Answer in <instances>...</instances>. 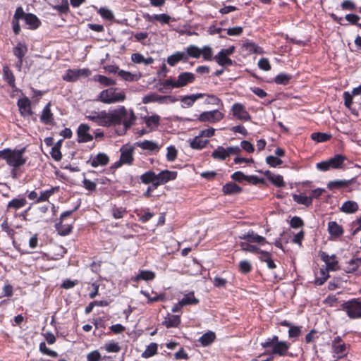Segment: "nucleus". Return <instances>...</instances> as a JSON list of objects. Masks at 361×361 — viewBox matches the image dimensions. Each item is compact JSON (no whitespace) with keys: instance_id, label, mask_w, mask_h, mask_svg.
Instances as JSON below:
<instances>
[{"instance_id":"1","label":"nucleus","mask_w":361,"mask_h":361,"mask_svg":"<svg viewBox=\"0 0 361 361\" xmlns=\"http://www.w3.org/2000/svg\"><path fill=\"white\" fill-rule=\"evenodd\" d=\"M85 118L99 126L106 128L123 125L124 133L132 127L137 119L134 111L127 109L124 106L109 111H93Z\"/></svg>"},{"instance_id":"2","label":"nucleus","mask_w":361,"mask_h":361,"mask_svg":"<svg viewBox=\"0 0 361 361\" xmlns=\"http://www.w3.org/2000/svg\"><path fill=\"white\" fill-rule=\"evenodd\" d=\"M260 345L265 350L263 355H276L280 357L293 356L292 353L288 351L290 348V343L286 341H280L276 335L267 338Z\"/></svg>"},{"instance_id":"3","label":"nucleus","mask_w":361,"mask_h":361,"mask_svg":"<svg viewBox=\"0 0 361 361\" xmlns=\"http://www.w3.org/2000/svg\"><path fill=\"white\" fill-rule=\"evenodd\" d=\"M25 149V147L20 149L6 148L0 150V160H4L8 166L13 167L12 172H13L26 163L27 158L23 157Z\"/></svg>"},{"instance_id":"4","label":"nucleus","mask_w":361,"mask_h":361,"mask_svg":"<svg viewBox=\"0 0 361 361\" xmlns=\"http://www.w3.org/2000/svg\"><path fill=\"white\" fill-rule=\"evenodd\" d=\"M98 97L104 104H114L124 101L126 94L123 91H118L117 88L110 87L102 90Z\"/></svg>"},{"instance_id":"5","label":"nucleus","mask_w":361,"mask_h":361,"mask_svg":"<svg viewBox=\"0 0 361 361\" xmlns=\"http://www.w3.org/2000/svg\"><path fill=\"white\" fill-rule=\"evenodd\" d=\"M346 157L342 154H336L327 160L320 161L316 164V168L321 171H327L330 169H340L343 168Z\"/></svg>"},{"instance_id":"6","label":"nucleus","mask_w":361,"mask_h":361,"mask_svg":"<svg viewBox=\"0 0 361 361\" xmlns=\"http://www.w3.org/2000/svg\"><path fill=\"white\" fill-rule=\"evenodd\" d=\"M341 308L350 319H361V298H353L345 302Z\"/></svg>"},{"instance_id":"7","label":"nucleus","mask_w":361,"mask_h":361,"mask_svg":"<svg viewBox=\"0 0 361 361\" xmlns=\"http://www.w3.org/2000/svg\"><path fill=\"white\" fill-rule=\"evenodd\" d=\"M79 207V205L76 206L73 209L68 210L63 212L59 219V222L55 225L56 230L58 233L61 236H66L70 234L73 230L72 224H63V220L71 216L74 212H75Z\"/></svg>"},{"instance_id":"8","label":"nucleus","mask_w":361,"mask_h":361,"mask_svg":"<svg viewBox=\"0 0 361 361\" xmlns=\"http://www.w3.org/2000/svg\"><path fill=\"white\" fill-rule=\"evenodd\" d=\"M231 111L233 117L239 121H250L252 119V117L247 111L245 106L241 103H234Z\"/></svg>"},{"instance_id":"9","label":"nucleus","mask_w":361,"mask_h":361,"mask_svg":"<svg viewBox=\"0 0 361 361\" xmlns=\"http://www.w3.org/2000/svg\"><path fill=\"white\" fill-rule=\"evenodd\" d=\"M224 114L219 110L204 111L200 114L197 121L200 122L216 123L224 118Z\"/></svg>"},{"instance_id":"10","label":"nucleus","mask_w":361,"mask_h":361,"mask_svg":"<svg viewBox=\"0 0 361 361\" xmlns=\"http://www.w3.org/2000/svg\"><path fill=\"white\" fill-rule=\"evenodd\" d=\"M177 175L178 173L176 171H161L158 174H156V182L154 183V188H157L159 185H164L170 180H175Z\"/></svg>"},{"instance_id":"11","label":"nucleus","mask_w":361,"mask_h":361,"mask_svg":"<svg viewBox=\"0 0 361 361\" xmlns=\"http://www.w3.org/2000/svg\"><path fill=\"white\" fill-rule=\"evenodd\" d=\"M90 127L85 123H81L77 129V142L86 143L93 140V136L90 133Z\"/></svg>"},{"instance_id":"12","label":"nucleus","mask_w":361,"mask_h":361,"mask_svg":"<svg viewBox=\"0 0 361 361\" xmlns=\"http://www.w3.org/2000/svg\"><path fill=\"white\" fill-rule=\"evenodd\" d=\"M51 104L48 102L42 111L39 119L41 123L46 126H54L56 125L54 114L51 110Z\"/></svg>"},{"instance_id":"13","label":"nucleus","mask_w":361,"mask_h":361,"mask_svg":"<svg viewBox=\"0 0 361 361\" xmlns=\"http://www.w3.org/2000/svg\"><path fill=\"white\" fill-rule=\"evenodd\" d=\"M109 162V157L105 153L99 152L96 156L91 155L86 164L92 167L105 166Z\"/></svg>"},{"instance_id":"14","label":"nucleus","mask_w":361,"mask_h":361,"mask_svg":"<svg viewBox=\"0 0 361 361\" xmlns=\"http://www.w3.org/2000/svg\"><path fill=\"white\" fill-rule=\"evenodd\" d=\"M354 182L355 178L331 180L327 183L326 188L333 192H336L337 190H341L349 187Z\"/></svg>"},{"instance_id":"15","label":"nucleus","mask_w":361,"mask_h":361,"mask_svg":"<svg viewBox=\"0 0 361 361\" xmlns=\"http://www.w3.org/2000/svg\"><path fill=\"white\" fill-rule=\"evenodd\" d=\"M17 106L22 116L26 117L33 114V111L31 108V102L28 97H24L19 99L17 102Z\"/></svg>"},{"instance_id":"16","label":"nucleus","mask_w":361,"mask_h":361,"mask_svg":"<svg viewBox=\"0 0 361 361\" xmlns=\"http://www.w3.org/2000/svg\"><path fill=\"white\" fill-rule=\"evenodd\" d=\"M121 156L120 159L121 162H123L126 165H132L134 162V147L132 146L126 147L123 146L120 149Z\"/></svg>"},{"instance_id":"17","label":"nucleus","mask_w":361,"mask_h":361,"mask_svg":"<svg viewBox=\"0 0 361 361\" xmlns=\"http://www.w3.org/2000/svg\"><path fill=\"white\" fill-rule=\"evenodd\" d=\"M320 258L326 265V268L325 269L328 271H336L338 269V262L336 259V256L335 255L329 256L326 252H322L320 253Z\"/></svg>"},{"instance_id":"18","label":"nucleus","mask_w":361,"mask_h":361,"mask_svg":"<svg viewBox=\"0 0 361 361\" xmlns=\"http://www.w3.org/2000/svg\"><path fill=\"white\" fill-rule=\"evenodd\" d=\"M239 238L241 240H245L247 242L251 243H255L261 245L268 243L264 237L258 235L252 230L249 231L247 233H245L243 235L239 236Z\"/></svg>"},{"instance_id":"19","label":"nucleus","mask_w":361,"mask_h":361,"mask_svg":"<svg viewBox=\"0 0 361 361\" xmlns=\"http://www.w3.org/2000/svg\"><path fill=\"white\" fill-rule=\"evenodd\" d=\"M205 95L204 93H197L180 97V101L182 103V107H191L197 99L204 97Z\"/></svg>"},{"instance_id":"20","label":"nucleus","mask_w":361,"mask_h":361,"mask_svg":"<svg viewBox=\"0 0 361 361\" xmlns=\"http://www.w3.org/2000/svg\"><path fill=\"white\" fill-rule=\"evenodd\" d=\"M243 188L233 182H229L222 187V192L225 195H233L240 194Z\"/></svg>"},{"instance_id":"21","label":"nucleus","mask_w":361,"mask_h":361,"mask_svg":"<svg viewBox=\"0 0 361 361\" xmlns=\"http://www.w3.org/2000/svg\"><path fill=\"white\" fill-rule=\"evenodd\" d=\"M195 75L194 73H190V72H183V73H181L178 76V80H177L178 84L177 85H178L179 87H182L187 85L189 83L193 82L195 81Z\"/></svg>"},{"instance_id":"22","label":"nucleus","mask_w":361,"mask_h":361,"mask_svg":"<svg viewBox=\"0 0 361 361\" xmlns=\"http://www.w3.org/2000/svg\"><path fill=\"white\" fill-rule=\"evenodd\" d=\"M264 174L267 178L275 186L278 188L285 187L286 183L282 176L275 175L269 170L264 171Z\"/></svg>"},{"instance_id":"23","label":"nucleus","mask_w":361,"mask_h":361,"mask_svg":"<svg viewBox=\"0 0 361 361\" xmlns=\"http://www.w3.org/2000/svg\"><path fill=\"white\" fill-rule=\"evenodd\" d=\"M3 79L12 88H16V77L13 71L9 68L7 65H4L2 68Z\"/></svg>"},{"instance_id":"24","label":"nucleus","mask_w":361,"mask_h":361,"mask_svg":"<svg viewBox=\"0 0 361 361\" xmlns=\"http://www.w3.org/2000/svg\"><path fill=\"white\" fill-rule=\"evenodd\" d=\"M137 147H140L144 150H147L149 152H158L160 149V147L155 142L151 140H144L142 142H137L135 144Z\"/></svg>"},{"instance_id":"25","label":"nucleus","mask_w":361,"mask_h":361,"mask_svg":"<svg viewBox=\"0 0 361 361\" xmlns=\"http://www.w3.org/2000/svg\"><path fill=\"white\" fill-rule=\"evenodd\" d=\"M180 61H183V62H187L188 61V57L185 52L177 51L167 58V63L171 66H174Z\"/></svg>"},{"instance_id":"26","label":"nucleus","mask_w":361,"mask_h":361,"mask_svg":"<svg viewBox=\"0 0 361 361\" xmlns=\"http://www.w3.org/2000/svg\"><path fill=\"white\" fill-rule=\"evenodd\" d=\"M27 204L25 197L13 198L7 204V212L16 211L24 207Z\"/></svg>"},{"instance_id":"27","label":"nucleus","mask_w":361,"mask_h":361,"mask_svg":"<svg viewBox=\"0 0 361 361\" xmlns=\"http://www.w3.org/2000/svg\"><path fill=\"white\" fill-rule=\"evenodd\" d=\"M214 60L217 63L218 65L224 68L232 66L235 63V61L230 59L228 56H226L219 52L215 56H214Z\"/></svg>"},{"instance_id":"28","label":"nucleus","mask_w":361,"mask_h":361,"mask_svg":"<svg viewBox=\"0 0 361 361\" xmlns=\"http://www.w3.org/2000/svg\"><path fill=\"white\" fill-rule=\"evenodd\" d=\"M162 324L167 329L176 328L180 324V317L178 315L169 314L167 317H165Z\"/></svg>"},{"instance_id":"29","label":"nucleus","mask_w":361,"mask_h":361,"mask_svg":"<svg viewBox=\"0 0 361 361\" xmlns=\"http://www.w3.org/2000/svg\"><path fill=\"white\" fill-rule=\"evenodd\" d=\"M25 24L30 30H36L41 25V21L37 16L33 13H27L25 19Z\"/></svg>"},{"instance_id":"30","label":"nucleus","mask_w":361,"mask_h":361,"mask_svg":"<svg viewBox=\"0 0 361 361\" xmlns=\"http://www.w3.org/2000/svg\"><path fill=\"white\" fill-rule=\"evenodd\" d=\"M328 231L331 236L338 238L343 235V228L336 221H329L328 223Z\"/></svg>"},{"instance_id":"31","label":"nucleus","mask_w":361,"mask_h":361,"mask_svg":"<svg viewBox=\"0 0 361 361\" xmlns=\"http://www.w3.org/2000/svg\"><path fill=\"white\" fill-rule=\"evenodd\" d=\"M156 274L154 271L150 270H140L139 274L134 278H133V281H152L155 279Z\"/></svg>"},{"instance_id":"32","label":"nucleus","mask_w":361,"mask_h":361,"mask_svg":"<svg viewBox=\"0 0 361 361\" xmlns=\"http://www.w3.org/2000/svg\"><path fill=\"white\" fill-rule=\"evenodd\" d=\"M200 302V300L195 298V293L193 291H191L183 297V298L180 300V305L186 306V305H195Z\"/></svg>"},{"instance_id":"33","label":"nucleus","mask_w":361,"mask_h":361,"mask_svg":"<svg viewBox=\"0 0 361 361\" xmlns=\"http://www.w3.org/2000/svg\"><path fill=\"white\" fill-rule=\"evenodd\" d=\"M332 349L333 352L336 354L334 357L336 359L343 358L348 354L347 347L344 343L332 345Z\"/></svg>"},{"instance_id":"34","label":"nucleus","mask_w":361,"mask_h":361,"mask_svg":"<svg viewBox=\"0 0 361 361\" xmlns=\"http://www.w3.org/2000/svg\"><path fill=\"white\" fill-rule=\"evenodd\" d=\"M358 204L356 202L348 200L343 203L341 211L346 214H353L358 210Z\"/></svg>"},{"instance_id":"35","label":"nucleus","mask_w":361,"mask_h":361,"mask_svg":"<svg viewBox=\"0 0 361 361\" xmlns=\"http://www.w3.org/2000/svg\"><path fill=\"white\" fill-rule=\"evenodd\" d=\"M59 190V187H51L49 190H44V191H40V194L39 197L37 198L36 202H45L49 200V198L54 195V193L58 192Z\"/></svg>"},{"instance_id":"36","label":"nucleus","mask_w":361,"mask_h":361,"mask_svg":"<svg viewBox=\"0 0 361 361\" xmlns=\"http://www.w3.org/2000/svg\"><path fill=\"white\" fill-rule=\"evenodd\" d=\"M259 254L261 255L259 256V259L260 261L266 262L269 269H274L276 267L275 262L271 259V254L270 252L262 250Z\"/></svg>"},{"instance_id":"37","label":"nucleus","mask_w":361,"mask_h":361,"mask_svg":"<svg viewBox=\"0 0 361 361\" xmlns=\"http://www.w3.org/2000/svg\"><path fill=\"white\" fill-rule=\"evenodd\" d=\"M209 143V140H203L200 135L195 136L190 142V146L194 149H202L207 146Z\"/></svg>"},{"instance_id":"38","label":"nucleus","mask_w":361,"mask_h":361,"mask_svg":"<svg viewBox=\"0 0 361 361\" xmlns=\"http://www.w3.org/2000/svg\"><path fill=\"white\" fill-rule=\"evenodd\" d=\"M27 51V47L25 43L18 42L13 49V53L17 59H23Z\"/></svg>"},{"instance_id":"39","label":"nucleus","mask_w":361,"mask_h":361,"mask_svg":"<svg viewBox=\"0 0 361 361\" xmlns=\"http://www.w3.org/2000/svg\"><path fill=\"white\" fill-rule=\"evenodd\" d=\"M140 180L144 184L152 183L154 188V183L156 182V173L153 171H148L141 175Z\"/></svg>"},{"instance_id":"40","label":"nucleus","mask_w":361,"mask_h":361,"mask_svg":"<svg viewBox=\"0 0 361 361\" xmlns=\"http://www.w3.org/2000/svg\"><path fill=\"white\" fill-rule=\"evenodd\" d=\"M158 345L156 343H151L148 345L142 353V357L149 358L157 354Z\"/></svg>"},{"instance_id":"41","label":"nucleus","mask_w":361,"mask_h":361,"mask_svg":"<svg viewBox=\"0 0 361 361\" xmlns=\"http://www.w3.org/2000/svg\"><path fill=\"white\" fill-rule=\"evenodd\" d=\"M212 157L215 159L224 161L228 157V153L226 151V148L219 146L212 152Z\"/></svg>"},{"instance_id":"42","label":"nucleus","mask_w":361,"mask_h":361,"mask_svg":"<svg viewBox=\"0 0 361 361\" xmlns=\"http://www.w3.org/2000/svg\"><path fill=\"white\" fill-rule=\"evenodd\" d=\"M111 213L114 219H119L123 218L128 213V211L126 207L114 205L111 209Z\"/></svg>"},{"instance_id":"43","label":"nucleus","mask_w":361,"mask_h":361,"mask_svg":"<svg viewBox=\"0 0 361 361\" xmlns=\"http://www.w3.org/2000/svg\"><path fill=\"white\" fill-rule=\"evenodd\" d=\"M159 102L163 103L164 102V97L162 95H159L155 93L147 94L142 98V102L144 104H148L150 102Z\"/></svg>"},{"instance_id":"44","label":"nucleus","mask_w":361,"mask_h":361,"mask_svg":"<svg viewBox=\"0 0 361 361\" xmlns=\"http://www.w3.org/2000/svg\"><path fill=\"white\" fill-rule=\"evenodd\" d=\"M293 200L300 204H303L306 207L312 205V200L309 196H305L302 195L293 194Z\"/></svg>"},{"instance_id":"45","label":"nucleus","mask_w":361,"mask_h":361,"mask_svg":"<svg viewBox=\"0 0 361 361\" xmlns=\"http://www.w3.org/2000/svg\"><path fill=\"white\" fill-rule=\"evenodd\" d=\"M291 79H292L291 75L281 73L278 74L275 77L274 81L275 83H276L278 85H286L290 82V80Z\"/></svg>"},{"instance_id":"46","label":"nucleus","mask_w":361,"mask_h":361,"mask_svg":"<svg viewBox=\"0 0 361 361\" xmlns=\"http://www.w3.org/2000/svg\"><path fill=\"white\" fill-rule=\"evenodd\" d=\"M215 334L209 331L203 334L199 339V341L203 346H207L210 345L215 339Z\"/></svg>"},{"instance_id":"47","label":"nucleus","mask_w":361,"mask_h":361,"mask_svg":"<svg viewBox=\"0 0 361 361\" xmlns=\"http://www.w3.org/2000/svg\"><path fill=\"white\" fill-rule=\"evenodd\" d=\"M94 80L104 86H112L116 85L115 80L102 75H94Z\"/></svg>"},{"instance_id":"48","label":"nucleus","mask_w":361,"mask_h":361,"mask_svg":"<svg viewBox=\"0 0 361 361\" xmlns=\"http://www.w3.org/2000/svg\"><path fill=\"white\" fill-rule=\"evenodd\" d=\"M101 348L104 349L108 353H118L121 350L118 343L113 341L105 343Z\"/></svg>"},{"instance_id":"49","label":"nucleus","mask_w":361,"mask_h":361,"mask_svg":"<svg viewBox=\"0 0 361 361\" xmlns=\"http://www.w3.org/2000/svg\"><path fill=\"white\" fill-rule=\"evenodd\" d=\"M248 242H241L240 246L241 250L255 254H259L262 250L256 245L250 244Z\"/></svg>"},{"instance_id":"50","label":"nucleus","mask_w":361,"mask_h":361,"mask_svg":"<svg viewBox=\"0 0 361 361\" xmlns=\"http://www.w3.org/2000/svg\"><path fill=\"white\" fill-rule=\"evenodd\" d=\"M329 277V271L324 269H321L319 272V276H316L314 283L317 286H322L326 282Z\"/></svg>"},{"instance_id":"51","label":"nucleus","mask_w":361,"mask_h":361,"mask_svg":"<svg viewBox=\"0 0 361 361\" xmlns=\"http://www.w3.org/2000/svg\"><path fill=\"white\" fill-rule=\"evenodd\" d=\"M311 138L317 142H324L329 140L331 138V135L325 133H313L311 135Z\"/></svg>"},{"instance_id":"52","label":"nucleus","mask_w":361,"mask_h":361,"mask_svg":"<svg viewBox=\"0 0 361 361\" xmlns=\"http://www.w3.org/2000/svg\"><path fill=\"white\" fill-rule=\"evenodd\" d=\"M159 121L160 116L158 115H153L145 118V123L147 126L151 129L158 127Z\"/></svg>"},{"instance_id":"53","label":"nucleus","mask_w":361,"mask_h":361,"mask_svg":"<svg viewBox=\"0 0 361 361\" xmlns=\"http://www.w3.org/2000/svg\"><path fill=\"white\" fill-rule=\"evenodd\" d=\"M186 55L198 59L201 56V49L195 45H190L186 49Z\"/></svg>"},{"instance_id":"54","label":"nucleus","mask_w":361,"mask_h":361,"mask_svg":"<svg viewBox=\"0 0 361 361\" xmlns=\"http://www.w3.org/2000/svg\"><path fill=\"white\" fill-rule=\"evenodd\" d=\"M63 80L68 82H75L78 80L77 69H68L66 73L63 76Z\"/></svg>"},{"instance_id":"55","label":"nucleus","mask_w":361,"mask_h":361,"mask_svg":"<svg viewBox=\"0 0 361 361\" xmlns=\"http://www.w3.org/2000/svg\"><path fill=\"white\" fill-rule=\"evenodd\" d=\"M39 350L43 355H47L51 357H57L59 356V354L57 352L52 350L47 347L45 342H41L39 343Z\"/></svg>"},{"instance_id":"56","label":"nucleus","mask_w":361,"mask_h":361,"mask_svg":"<svg viewBox=\"0 0 361 361\" xmlns=\"http://www.w3.org/2000/svg\"><path fill=\"white\" fill-rule=\"evenodd\" d=\"M360 265L356 258L351 259L346 264L345 267V271L348 274L354 273L357 270Z\"/></svg>"},{"instance_id":"57","label":"nucleus","mask_w":361,"mask_h":361,"mask_svg":"<svg viewBox=\"0 0 361 361\" xmlns=\"http://www.w3.org/2000/svg\"><path fill=\"white\" fill-rule=\"evenodd\" d=\"M201 55L205 61L214 60L213 50L209 46H204L201 49Z\"/></svg>"},{"instance_id":"58","label":"nucleus","mask_w":361,"mask_h":361,"mask_svg":"<svg viewBox=\"0 0 361 361\" xmlns=\"http://www.w3.org/2000/svg\"><path fill=\"white\" fill-rule=\"evenodd\" d=\"M136 214L139 218V221L142 223H146L149 221L152 217H154V214L153 212H150L149 209H147V211L142 213V212H137Z\"/></svg>"},{"instance_id":"59","label":"nucleus","mask_w":361,"mask_h":361,"mask_svg":"<svg viewBox=\"0 0 361 361\" xmlns=\"http://www.w3.org/2000/svg\"><path fill=\"white\" fill-rule=\"evenodd\" d=\"M118 75L121 77L126 81H135L137 80L136 75L131 73L130 72L121 70L118 71Z\"/></svg>"},{"instance_id":"60","label":"nucleus","mask_w":361,"mask_h":361,"mask_svg":"<svg viewBox=\"0 0 361 361\" xmlns=\"http://www.w3.org/2000/svg\"><path fill=\"white\" fill-rule=\"evenodd\" d=\"M98 13L105 20H112L114 18L113 12L106 8H100Z\"/></svg>"},{"instance_id":"61","label":"nucleus","mask_w":361,"mask_h":361,"mask_svg":"<svg viewBox=\"0 0 361 361\" xmlns=\"http://www.w3.org/2000/svg\"><path fill=\"white\" fill-rule=\"evenodd\" d=\"M302 326L292 325L288 329V337L290 338H298L302 332Z\"/></svg>"},{"instance_id":"62","label":"nucleus","mask_w":361,"mask_h":361,"mask_svg":"<svg viewBox=\"0 0 361 361\" xmlns=\"http://www.w3.org/2000/svg\"><path fill=\"white\" fill-rule=\"evenodd\" d=\"M52 7L61 14H66L69 11L68 1H61V4H53Z\"/></svg>"},{"instance_id":"63","label":"nucleus","mask_w":361,"mask_h":361,"mask_svg":"<svg viewBox=\"0 0 361 361\" xmlns=\"http://www.w3.org/2000/svg\"><path fill=\"white\" fill-rule=\"evenodd\" d=\"M239 269L241 273L247 274L252 271V267L247 260H242L239 262Z\"/></svg>"},{"instance_id":"64","label":"nucleus","mask_w":361,"mask_h":361,"mask_svg":"<svg viewBox=\"0 0 361 361\" xmlns=\"http://www.w3.org/2000/svg\"><path fill=\"white\" fill-rule=\"evenodd\" d=\"M266 162L271 167H276L277 166L282 164L283 161L279 157L270 155L266 158Z\"/></svg>"}]
</instances>
